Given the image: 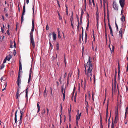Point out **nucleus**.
Returning <instances> with one entry per match:
<instances>
[{
	"instance_id": "60",
	"label": "nucleus",
	"mask_w": 128,
	"mask_h": 128,
	"mask_svg": "<svg viewBox=\"0 0 128 128\" xmlns=\"http://www.w3.org/2000/svg\"><path fill=\"white\" fill-rule=\"evenodd\" d=\"M68 84H69L68 79H67V84H66L67 86H68Z\"/></svg>"
},
{
	"instance_id": "32",
	"label": "nucleus",
	"mask_w": 128,
	"mask_h": 128,
	"mask_svg": "<svg viewBox=\"0 0 128 128\" xmlns=\"http://www.w3.org/2000/svg\"><path fill=\"white\" fill-rule=\"evenodd\" d=\"M65 89L66 88H64V93H62L63 94V98H65Z\"/></svg>"
},
{
	"instance_id": "41",
	"label": "nucleus",
	"mask_w": 128,
	"mask_h": 128,
	"mask_svg": "<svg viewBox=\"0 0 128 128\" xmlns=\"http://www.w3.org/2000/svg\"><path fill=\"white\" fill-rule=\"evenodd\" d=\"M52 35V33H50L48 35V37L50 39L51 38Z\"/></svg>"
},
{
	"instance_id": "7",
	"label": "nucleus",
	"mask_w": 128,
	"mask_h": 128,
	"mask_svg": "<svg viewBox=\"0 0 128 128\" xmlns=\"http://www.w3.org/2000/svg\"><path fill=\"white\" fill-rule=\"evenodd\" d=\"M89 67L88 68V70H87V72L88 73H90L92 72V71L93 67V66L92 65H89Z\"/></svg>"
},
{
	"instance_id": "1",
	"label": "nucleus",
	"mask_w": 128,
	"mask_h": 128,
	"mask_svg": "<svg viewBox=\"0 0 128 128\" xmlns=\"http://www.w3.org/2000/svg\"><path fill=\"white\" fill-rule=\"evenodd\" d=\"M22 72V65L21 63L20 60L19 61V72L18 73V78L17 80V83L18 86V88H20V84L21 82V79L20 78V72Z\"/></svg>"
},
{
	"instance_id": "8",
	"label": "nucleus",
	"mask_w": 128,
	"mask_h": 128,
	"mask_svg": "<svg viewBox=\"0 0 128 128\" xmlns=\"http://www.w3.org/2000/svg\"><path fill=\"white\" fill-rule=\"evenodd\" d=\"M81 112L78 115V116H76V123L77 126H78V120L80 119L81 115Z\"/></svg>"
},
{
	"instance_id": "18",
	"label": "nucleus",
	"mask_w": 128,
	"mask_h": 128,
	"mask_svg": "<svg viewBox=\"0 0 128 128\" xmlns=\"http://www.w3.org/2000/svg\"><path fill=\"white\" fill-rule=\"evenodd\" d=\"M58 38L60 40H62V38L60 36V31H59L58 29Z\"/></svg>"
},
{
	"instance_id": "50",
	"label": "nucleus",
	"mask_w": 128,
	"mask_h": 128,
	"mask_svg": "<svg viewBox=\"0 0 128 128\" xmlns=\"http://www.w3.org/2000/svg\"><path fill=\"white\" fill-rule=\"evenodd\" d=\"M103 127L102 125V122H101L100 123V128H103Z\"/></svg>"
},
{
	"instance_id": "35",
	"label": "nucleus",
	"mask_w": 128,
	"mask_h": 128,
	"mask_svg": "<svg viewBox=\"0 0 128 128\" xmlns=\"http://www.w3.org/2000/svg\"><path fill=\"white\" fill-rule=\"evenodd\" d=\"M77 94L75 93V95L74 96V101L75 102H76V95Z\"/></svg>"
},
{
	"instance_id": "11",
	"label": "nucleus",
	"mask_w": 128,
	"mask_h": 128,
	"mask_svg": "<svg viewBox=\"0 0 128 128\" xmlns=\"http://www.w3.org/2000/svg\"><path fill=\"white\" fill-rule=\"evenodd\" d=\"M18 110H16L15 113L14 120H15V122L16 123H17V122L16 114H17V112H18Z\"/></svg>"
},
{
	"instance_id": "37",
	"label": "nucleus",
	"mask_w": 128,
	"mask_h": 128,
	"mask_svg": "<svg viewBox=\"0 0 128 128\" xmlns=\"http://www.w3.org/2000/svg\"><path fill=\"white\" fill-rule=\"evenodd\" d=\"M120 70H118V80H120Z\"/></svg>"
},
{
	"instance_id": "39",
	"label": "nucleus",
	"mask_w": 128,
	"mask_h": 128,
	"mask_svg": "<svg viewBox=\"0 0 128 128\" xmlns=\"http://www.w3.org/2000/svg\"><path fill=\"white\" fill-rule=\"evenodd\" d=\"M90 74V78L91 80L92 79L91 78V77H92V72H91L90 73H89Z\"/></svg>"
},
{
	"instance_id": "17",
	"label": "nucleus",
	"mask_w": 128,
	"mask_h": 128,
	"mask_svg": "<svg viewBox=\"0 0 128 128\" xmlns=\"http://www.w3.org/2000/svg\"><path fill=\"white\" fill-rule=\"evenodd\" d=\"M86 104V108L87 111H88V108L89 106L88 102L87 101H85Z\"/></svg>"
},
{
	"instance_id": "28",
	"label": "nucleus",
	"mask_w": 128,
	"mask_h": 128,
	"mask_svg": "<svg viewBox=\"0 0 128 128\" xmlns=\"http://www.w3.org/2000/svg\"><path fill=\"white\" fill-rule=\"evenodd\" d=\"M75 89V86H74V88L73 92V94L72 95V100H73V98L74 97V91Z\"/></svg>"
},
{
	"instance_id": "9",
	"label": "nucleus",
	"mask_w": 128,
	"mask_h": 128,
	"mask_svg": "<svg viewBox=\"0 0 128 128\" xmlns=\"http://www.w3.org/2000/svg\"><path fill=\"white\" fill-rule=\"evenodd\" d=\"M19 89L18 88L17 89V90L16 92V99H17L20 96V94H19Z\"/></svg>"
},
{
	"instance_id": "27",
	"label": "nucleus",
	"mask_w": 128,
	"mask_h": 128,
	"mask_svg": "<svg viewBox=\"0 0 128 128\" xmlns=\"http://www.w3.org/2000/svg\"><path fill=\"white\" fill-rule=\"evenodd\" d=\"M82 40L83 41V34L84 32V30L82 27Z\"/></svg>"
},
{
	"instance_id": "10",
	"label": "nucleus",
	"mask_w": 128,
	"mask_h": 128,
	"mask_svg": "<svg viewBox=\"0 0 128 128\" xmlns=\"http://www.w3.org/2000/svg\"><path fill=\"white\" fill-rule=\"evenodd\" d=\"M108 103L106 105V122L107 121L108 113Z\"/></svg>"
},
{
	"instance_id": "19",
	"label": "nucleus",
	"mask_w": 128,
	"mask_h": 128,
	"mask_svg": "<svg viewBox=\"0 0 128 128\" xmlns=\"http://www.w3.org/2000/svg\"><path fill=\"white\" fill-rule=\"evenodd\" d=\"M122 28H121L120 30L119 31V34L120 35V36H121V37H122Z\"/></svg>"
},
{
	"instance_id": "25",
	"label": "nucleus",
	"mask_w": 128,
	"mask_h": 128,
	"mask_svg": "<svg viewBox=\"0 0 128 128\" xmlns=\"http://www.w3.org/2000/svg\"><path fill=\"white\" fill-rule=\"evenodd\" d=\"M128 107H126V112L125 113V118H126V114L128 113Z\"/></svg>"
},
{
	"instance_id": "57",
	"label": "nucleus",
	"mask_w": 128,
	"mask_h": 128,
	"mask_svg": "<svg viewBox=\"0 0 128 128\" xmlns=\"http://www.w3.org/2000/svg\"><path fill=\"white\" fill-rule=\"evenodd\" d=\"M118 70H120V65H119V62L118 61Z\"/></svg>"
},
{
	"instance_id": "64",
	"label": "nucleus",
	"mask_w": 128,
	"mask_h": 128,
	"mask_svg": "<svg viewBox=\"0 0 128 128\" xmlns=\"http://www.w3.org/2000/svg\"><path fill=\"white\" fill-rule=\"evenodd\" d=\"M7 34H8L9 35H10V33H9V29L7 31Z\"/></svg>"
},
{
	"instance_id": "29",
	"label": "nucleus",
	"mask_w": 128,
	"mask_h": 128,
	"mask_svg": "<svg viewBox=\"0 0 128 128\" xmlns=\"http://www.w3.org/2000/svg\"><path fill=\"white\" fill-rule=\"evenodd\" d=\"M33 32H32V31H31L30 32V38L33 37Z\"/></svg>"
},
{
	"instance_id": "20",
	"label": "nucleus",
	"mask_w": 128,
	"mask_h": 128,
	"mask_svg": "<svg viewBox=\"0 0 128 128\" xmlns=\"http://www.w3.org/2000/svg\"><path fill=\"white\" fill-rule=\"evenodd\" d=\"M88 39V36L86 32L85 33V43L86 44L87 42V41Z\"/></svg>"
},
{
	"instance_id": "34",
	"label": "nucleus",
	"mask_w": 128,
	"mask_h": 128,
	"mask_svg": "<svg viewBox=\"0 0 128 128\" xmlns=\"http://www.w3.org/2000/svg\"><path fill=\"white\" fill-rule=\"evenodd\" d=\"M105 7L104 6V19L105 20Z\"/></svg>"
},
{
	"instance_id": "62",
	"label": "nucleus",
	"mask_w": 128,
	"mask_h": 128,
	"mask_svg": "<svg viewBox=\"0 0 128 128\" xmlns=\"http://www.w3.org/2000/svg\"><path fill=\"white\" fill-rule=\"evenodd\" d=\"M112 52H113L114 50V46L112 45Z\"/></svg>"
},
{
	"instance_id": "6",
	"label": "nucleus",
	"mask_w": 128,
	"mask_h": 128,
	"mask_svg": "<svg viewBox=\"0 0 128 128\" xmlns=\"http://www.w3.org/2000/svg\"><path fill=\"white\" fill-rule=\"evenodd\" d=\"M92 58L90 57L89 56L88 61L86 64V66H88L89 65H92Z\"/></svg>"
},
{
	"instance_id": "43",
	"label": "nucleus",
	"mask_w": 128,
	"mask_h": 128,
	"mask_svg": "<svg viewBox=\"0 0 128 128\" xmlns=\"http://www.w3.org/2000/svg\"><path fill=\"white\" fill-rule=\"evenodd\" d=\"M76 17L77 19V21H78V23H79V18H78V15H76Z\"/></svg>"
},
{
	"instance_id": "12",
	"label": "nucleus",
	"mask_w": 128,
	"mask_h": 128,
	"mask_svg": "<svg viewBox=\"0 0 128 128\" xmlns=\"http://www.w3.org/2000/svg\"><path fill=\"white\" fill-rule=\"evenodd\" d=\"M52 37L54 40H56V35L54 32H52Z\"/></svg>"
},
{
	"instance_id": "23",
	"label": "nucleus",
	"mask_w": 128,
	"mask_h": 128,
	"mask_svg": "<svg viewBox=\"0 0 128 128\" xmlns=\"http://www.w3.org/2000/svg\"><path fill=\"white\" fill-rule=\"evenodd\" d=\"M121 21L123 22L125 21V17L124 16H122L121 19Z\"/></svg>"
},
{
	"instance_id": "63",
	"label": "nucleus",
	"mask_w": 128,
	"mask_h": 128,
	"mask_svg": "<svg viewBox=\"0 0 128 128\" xmlns=\"http://www.w3.org/2000/svg\"><path fill=\"white\" fill-rule=\"evenodd\" d=\"M71 26H72V28H73L74 26H73V24H72V22H71Z\"/></svg>"
},
{
	"instance_id": "56",
	"label": "nucleus",
	"mask_w": 128,
	"mask_h": 128,
	"mask_svg": "<svg viewBox=\"0 0 128 128\" xmlns=\"http://www.w3.org/2000/svg\"><path fill=\"white\" fill-rule=\"evenodd\" d=\"M67 76V73L66 72H65L64 74V78H66Z\"/></svg>"
},
{
	"instance_id": "48",
	"label": "nucleus",
	"mask_w": 128,
	"mask_h": 128,
	"mask_svg": "<svg viewBox=\"0 0 128 128\" xmlns=\"http://www.w3.org/2000/svg\"><path fill=\"white\" fill-rule=\"evenodd\" d=\"M84 6H86V0H84Z\"/></svg>"
},
{
	"instance_id": "14",
	"label": "nucleus",
	"mask_w": 128,
	"mask_h": 128,
	"mask_svg": "<svg viewBox=\"0 0 128 128\" xmlns=\"http://www.w3.org/2000/svg\"><path fill=\"white\" fill-rule=\"evenodd\" d=\"M20 117L22 118L24 116V109H23L20 111Z\"/></svg>"
},
{
	"instance_id": "45",
	"label": "nucleus",
	"mask_w": 128,
	"mask_h": 128,
	"mask_svg": "<svg viewBox=\"0 0 128 128\" xmlns=\"http://www.w3.org/2000/svg\"><path fill=\"white\" fill-rule=\"evenodd\" d=\"M49 27L48 26V25L47 24L46 26V30H48L49 29Z\"/></svg>"
},
{
	"instance_id": "47",
	"label": "nucleus",
	"mask_w": 128,
	"mask_h": 128,
	"mask_svg": "<svg viewBox=\"0 0 128 128\" xmlns=\"http://www.w3.org/2000/svg\"><path fill=\"white\" fill-rule=\"evenodd\" d=\"M114 123L113 122H112V124L111 125V128H114Z\"/></svg>"
},
{
	"instance_id": "33",
	"label": "nucleus",
	"mask_w": 128,
	"mask_h": 128,
	"mask_svg": "<svg viewBox=\"0 0 128 128\" xmlns=\"http://www.w3.org/2000/svg\"><path fill=\"white\" fill-rule=\"evenodd\" d=\"M64 89V86L63 85L62 86H61V90L62 92V93H64V92H63Z\"/></svg>"
},
{
	"instance_id": "58",
	"label": "nucleus",
	"mask_w": 128,
	"mask_h": 128,
	"mask_svg": "<svg viewBox=\"0 0 128 128\" xmlns=\"http://www.w3.org/2000/svg\"><path fill=\"white\" fill-rule=\"evenodd\" d=\"M38 108V111L37 112V113H38V112H39L40 110V107Z\"/></svg>"
},
{
	"instance_id": "53",
	"label": "nucleus",
	"mask_w": 128,
	"mask_h": 128,
	"mask_svg": "<svg viewBox=\"0 0 128 128\" xmlns=\"http://www.w3.org/2000/svg\"><path fill=\"white\" fill-rule=\"evenodd\" d=\"M16 51H15V50H14V52H13V54L14 55V56H15L16 54Z\"/></svg>"
},
{
	"instance_id": "26",
	"label": "nucleus",
	"mask_w": 128,
	"mask_h": 128,
	"mask_svg": "<svg viewBox=\"0 0 128 128\" xmlns=\"http://www.w3.org/2000/svg\"><path fill=\"white\" fill-rule=\"evenodd\" d=\"M56 49L57 50H58L59 49V44L58 42H56Z\"/></svg>"
},
{
	"instance_id": "5",
	"label": "nucleus",
	"mask_w": 128,
	"mask_h": 128,
	"mask_svg": "<svg viewBox=\"0 0 128 128\" xmlns=\"http://www.w3.org/2000/svg\"><path fill=\"white\" fill-rule=\"evenodd\" d=\"M125 0H119V3L122 8H124V5Z\"/></svg>"
},
{
	"instance_id": "31",
	"label": "nucleus",
	"mask_w": 128,
	"mask_h": 128,
	"mask_svg": "<svg viewBox=\"0 0 128 128\" xmlns=\"http://www.w3.org/2000/svg\"><path fill=\"white\" fill-rule=\"evenodd\" d=\"M22 118L20 117V120H19V125H20L22 123Z\"/></svg>"
},
{
	"instance_id": "15",
	"label": "nucleus",
	"mask_w": 128,
	"mask_h": 128,
	"mask_svg": "<svg viewBox=\"0 0 128 128\" xmlns=\"http://www.w3.org/2000/svg\"><path fill=\"white\" fill-rule=\"evenodd\" d=\"M12 58V56L10 54H9V55L7 56L6 58L7 59V60L8 61H10V59L11 58Z\"/></svg>"
},
{
	"instance_id": "42",
	"label": "nucleus",
	"mask_w": 128,
	"mask_h": 128,
	"mask_svg": "<svg viewBox=\"0 0 128 128\" xmlns=\"http://www.w3.org/2000/svg\"><path fill=\"white\" fill-rule=\"evenodd\" d=\"M84 13V12L83 11V10L82 9L81 10V15L82 16L83 15Z\"/></svg>"
},
{
	"instance_id": "55",
	"label": "nucleus",
	"mask_w": 128,
	"mask_h": 128,
	"mask_svg": "<svg viewBox=\"0 0 128 128\" xmlns=\"http://www.w3.org/2000/svg\"><path fill=\"white\" fill-rule=\"evenodd\" d=\"M1 30H2V33H3L4 32V29L2 28V27L1 28Z\"/></svg>"
},
{
	"instance_id": "59",
	"label": "nucleus",
	"mask_w": 128,
	"mask_h": 128,
	"mask_svg": "<svg viewBox=\"0 0 128 128\" xmlns=\"http://www.w3.org/2000/svg\"><path fill=\"white\" fill-rule=\"evenodd\" d=\"M79 28H80V26H79V23H78V26H77V29H79Z\"/></svg>"
},
{
	"instance_id": "24",
	"label": "nucleus",
	"mask_w": 128,
	"mask_h": 128,
	"mask_svg": "<svg viewBox=\"0 0 128 128\" xmlns=\"http://www.w3.org/2000/svg\"><path fill=\"white\" fill-rule=\"evenodd\" d=\"M118 106H117V109L116 110V112H115V116H118Z\"/></svg>"
},
{
	"instance_id": "13",
	"label": "nucleus",
	"mask_w": 128,
	"mask_h": 128,
	"mask_svg": "<svg viewBox=\"0 0 128 128\" xmlns=\"http://www.w3.org/2000/svg\"><path fill=\"white\" fill-rule=\"evenodd\" d=\"M32 70V68H31L30 69V72L29 74V77L28 79V83L30 82V80Z\"/></svg>"
},
{
	"instance_id": "16",
	"label": "nucleus",
	"mask_w": 128,
	"mask_h": 128,
	"mask_svg": "<svg viewBox=\"0 0 128 128\" xmlns=\"http://www.w3.org/2000/svg\"><path fill=\"white\" fill-rule=\"evenodd\" d=\"M32 28L31 30V31L32 32H34V20H32Z\"/></svg>"
},
{
	"instance_id": "52",
	"label": "nucleus",
	"mask_w": 128,
	"mask_h": 128,
	"mask_svg": "<svg viewBox=\"0 0 128 128\" xmlns=\"http://www.w3.org/2000/svg\"><path fill=\"white\" fill-rule=\"evenodd\" d=\"M86 97H87V95L86 94H85V101H87L86 100Z\"/></svg>"
},
{
	"instance_id": "30",
	"label": "nucleus",
	"mask_w": 128,
	"mask_h": 128,
	"mask_svg": "<svg viewBox=\"0 0 128 128\" xmlns=\"http://www.w3.org/2000/svg\"><path fill=\"white\" fill-rule=\"evenodd\" d=\"M4 66V64H2L1 65V66L0 67V69L1 70L2 68H3Z\"/></svg>"
},
{
	"instance_id": "51",
	"label": "nucleus",
	"mask_w": 128,
	"mask_h": 128,
	"mask_svg": "<svg viewBox=\"0 0 128 128\" xmlns=\"http://www.w3.org/2000/svg\"><path fill=\"white\" fill-rule=\"evenodd\" d=\"M92 2L93 3L94 6H95V4L94 2V0H92Z\"/></svg>"
},
{
	"instance_id": "38",
	"label": "nucleus",
	"mask_w": 128,
	"mask_h": 128,
	"mask_svg": "<svg viewBox=\"0 0 128 128\" xmlns=\"http://www.w3.org/2000/svg\"><path fill=\"white\" fill-rule=\"evenodd\" d=\"M89 73H88L86 72V75L87 76V79H88L89 78V75L88 74Z\"/></svg>"
},
{
	"instance_id": "22",
	"label": "nucleus",
	"mask_w": 128,
	"mask_h": 128,
	"mask_svg": "<svg viewBox=\"0 0 128 128\" xmlns=\"http://www.w3.org/2000/svg\"><path fill=\"white\" fill-rule=\"evenodd\" d=\"M118 116H116L115 117V119H114V122H113L114 123H114H115L116 124L117 122V120H118ZM113 122V121H112V122Z\"/></svg>"
},
{
	"instance_id": "54",
	"label": "nucleus",
	"mask_w": 128,
	"mask_h": 128,
	"mask_svg": "<svg viewBox=\"0 0 128 128\" xmlns=\"http://www.w3.org/2000/svg\"><path fill=\"white\" fill-rule=\"evenodd\" d=\"M73 19V16H71V18H70V20L71 22H72V21Z\"/></svg>"
},
{
	"instance_id": "36",
	"label": "nucleus",
	"mask_w": 128,
	"mask_h": 128,
	"mask_svg": "<svg viewBox=\"0 0 128 128\" xmlns=\"http://www.w3.org/2000/svg\"><path fill=\"white\" fill-rule=\"evenodd\" d=\"M89 21H88V24H87V27H86V30H88V26H89Z\"/></svg>"
},
{
	"instance_id": "3",
	"label": "nucleus",
	"mask_w": 128,
	"mask_h": 128,
	"mask_svg": "<svg viewBox=\"0 0 128 128\" xmlns=\"http://www.w3.org/2000/svg\"><path fill=\"white\" fill-rule=\"evenodd\" d=\"M112 6L113 8L116 10H118V6L117 5L116 2L115 1H114L112 4Z\"/></svg>"
},
{
	"instance_id": "44",
	"label": "nucleus",
	"mask_w": 128,
	"mask_h": 128,
	"mask_svg": "<svg viewBox=\"0 0 128 128\" xmlns=\"http://www.w3.org/2000/svg\"><path fill=\"white\" fill-rule=\"evenodd\" d=\"M115 24L116 25V30L118 31V26L116 22H115Z\"/></svg>"
},
{
	"instance_id": "61",
	"label": "nucleus",
	"mask_w": 128,
	"mask_h": 128,
	"mask_svg": "<svg viewBox=\"0 0 128 128\" xmlns=\"http://www.w3.org/2000/svg\"><path fill=\"white\" fill-rule=\"evenodd\" d=\"M65 6L66 7V11H68V7H67V6L66 5Z\"/></svg>"
},
{
	"instance_id": "4",
	"label": "nucleus",
	"mask_w": 128,
	"mask_h": 128,
	"mask_svg": "<svg viewBox=\"0 0 128 128\" xmlns=\"http://www.w3.org/2000/svg\"><path fill=\"white\" fill-rule=\"evenodd\" d=\"M30 45H32L33 48L35 47V43L34 40V38H30Z\"/></svg>"
},
{
	"instance_id": "2",
	"label": "nucleus",
	"mask_w": 128,
	"mask_h": 128,
	"mask_svg": "<svg viewBox=\"0 0 128 128\" xmlns=\"http://www.w3.org/2000/svg\"><path fill=\"white\" fill-rule=\"evenodd\" d=\"M25 12V3L24 2V6H23L22 12V14L21 17V23L22 24L23 22V18L24 17V14Z\"/></svg>"
},
{
	"instance_id": "46",
	"label": "nucleus",
	"mask_w": 128,
	"mask_h": 128,
	"mask_svg": "<svg viewBox=\"0 0 128 128\" xmlns=\"http://www.w3.org/2000/svg\"><path fill=\"white\" fill-rule=\"evenodd\" d=\"M6 60H7V59H6V58L4 59V61H3V64H4V63H5L6 62Z\"/></svg>"
},
{
	"instance_id": "40",
	"label": "nucleus",
	"mask_w": 128,
	"mask_h": 128,
	"mask_svg": "<svg viewBox=\"0 0 128 128\" xmlns=\"http://www.w3.org/2000/svg\"><path fill=\"white\" fill-rule=\"evenodd\" d=\"M124 8H122V10H121V15L123 16V9Z\"/></svg>"
},
{
	"instance_id": "49",
	"label": "nucleus",
	"mask_w": 128,
	"mask_h": 128,
	"mask_svg": "<svg viewBox=\"0 0 128 128\" xmlns=\"http://www.w3.org/2000/svg\"><path fill=\"white\" fill-rule=\"evenodd\" d=\"M45 112H46V110H45V109H44V112H42V114H44V113H45Z\"/></svg>"
},
{
	"instance_id": "21",
	"label": "nucleus",
	"mask_w": 128,
	"mask_h": 128,
	"mask_svg": "<svg viewBox=\"0 0 128 128\" xmlns=\"http://www.w3.org/2000/svg\"><path fill=\"white\" fill-rule=\"evenodd\" d=\"M28 89L27 88H26V99L28 98Z\"/></svg>"
}]
</instances>
